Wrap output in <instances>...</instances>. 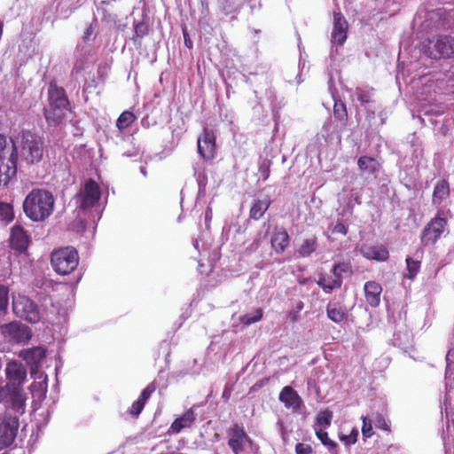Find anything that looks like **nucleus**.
Listing matches in <instances>:
<instances>
[{"instance_id": "obj_7", "label": "nucleus", "mask_w": 454, "mask_h": 454, "mask_svg": "<svg viewBox=\"0 0 454 454\" xmlns=\"http://www.w3.org/2000/svg\"><path fill=\"white\" fill-rule=\"evenodd\" d=\"M19 428L16 416L4 412L0 415V450L10 446L15 440Z\"/></svg>"}, {"instance_id": "obj_55", "label": "nucleus", "mask_w": 454, "mask_h": 454, "mask_svg": "<svg viewBox=\"0 0 454 454\" xmlns=\"http://www.w3.org/2000/svg\"><path fill=\"white\" fill-rule=\"evenodd\" d=\"M185 45L191 47V42L185 39Z\"/></svg>"}, {"instance_id": "obj_15", "label": "nucleus", "mask_w": 454, "mask_h": 454, "mask_svg": "<svg viewBox=\"0 0 454 454\" xmlns=\"http://www.w3.org/2000/svg\"><path fill=\"white\" fill-rule=\"evenodd\" d=\"M348 22L340 12L333 13V29L332 32V42L341 45L347 39Z\"/></svg>"}, {"instance_id": "obj_8", "label": "nucleus", "mask_w": 454, "mask_h": 454, "mask_svg": "<svg viewBox=\"0 0 454 454\" xmlns=\"http://www.w3.org/2000/svg\"><path fill=\"white\" fill-rule=\"evenodd\" d=\"M99 185L93 180H88L83 187L80 190L79 193L75 196V204L77 207L85 210L89 207H94L100 199Z\"/></svg>"}, {"instance_id": "obj_52", "label": "nucleus", "mask_w": 454, "mask_h": 454, "mask_svg": "<svg viewBox=\"0 0 454 454\" xmlns=\"http://www.w3.org/2000/svg\"><path fill=\"white\" fill-rule=\"evenodd\" d=\"M82 68H83L82 65V64H79L78 62H76V63L74 64V71H75V72H79V71H81Z\"/></svg>"}, {"instance_id": "obj_10", "label": "nucleus", "mask_w": 454, "mask_h": 454, "mask_svg": "<svg viewBox=\"0 0 454 454\" xmlns=\"http://www.w3.org/2000/svg\"><path fill=\"white\" fill-rule=\"evenodd\" d=\"M0 333L5 340L16 343L27 341L31 338L29 327L16 321L1 325Z\"/></svg>"}, {"instance_id": "obj_37", "label": "nucleus", "mask_w": 454, "mask_h": 454, "mask_svg": "<svg viewBox=\"0 0 454 454\" xmlns=\"http://www.w3.org/2000/svg\"><path fill=\"white\" fill-rule=\"evenodd\" d=\"M0 219L5 222H11L13 219V210L10 204L0 203Z\"/></svg>"}, {"instance_id": "obj_40", "label": "nucleus", "mask_w": 454, "mask_h": 454, "mask_svg": "<svg viewBox=\"0 0 454 454\" xmlns=\"http://www.w3.org/2000/svg\"><path fill=\"white\" fill-rule=\"evenodd\" d=\"M446 362H447V367L445 372V377L450 378L454 375V372L451 368V364H454V348H451L448 351L446 355Z\"/></svg>"}, {"instance_id": "obj_23", "label": "nucleus", "mask_w": 454, "mask_h": 454, "mask_svg": "<svg viewBox=\"0 0 454 454\" xmlns=\"http://www.w3.org/2000/svg\"><path fill=\"white\" fill-rule=\"evenodd\" d=\"M195 420V414L192 409L188 410L184 414L176 419L171 424L170 430L174 434H178L182 429L190 427Z\"/></svg>"}, {"instance_id": "obj_33", "label": "nucleus", "mask_w": 454, "mask_h": 454, "mask_svg": "<svg viewBox=\"0 0 454 454\" xmlns=\"http://www.w3.org/2000/svg\"><path fill=\"white\" fill-rule=\"evenodd\" d=\"M135 120L136 116L134 115L133 113L129 111H125L119 116L116 121V126L120 130H122L130 126Z\"/></svg>"}, {"instance_id": "obj_11", "label": "nucleus", "mask_w": 454, "mask_h": 454, "mask_svg": "<svg viewBox=\"0 0 454 454\" xmlns=\"http://www.w3.org/2000/svg\"><path fill=\"white\" fill-rule=\"evenodd\" d=\"M447 222L445 218L435 216L424 228L421 234V242L424 246L433 245L441 237L445 230Z\"/></svg>"}, {"instance_id": "obj_16", "label": "nucleus", "mask_w": 454, "mask_h": 454, "mask_svg": "<svg viewBox=\"0 0 454 454\" xmlns=\"http://www.w3.org/2000/svg\"><path fill=\"white\" fill-rule=\"evenodd\" d=\"M30 239L20 225H14L11 231L10 242L13 249L24 252L29 244Z\"/></svg>"}, {"instance_id": "obj_4", "label": "nucleus", "mask_w": 454, "mask_h": 454, "mask_svg": "<svg viewBox=\"0 0 454 454\" xmlns=\"http://www.w3.org/2000/svg\"><path fill=\"white\" fill-rule=\"evenodd\" d=\"M51 265L59 275H67L74 271L79 262L75 248L67 247L54 251L51 254Z\"/></svg>"}, {"instance_id": "obj_17", "label": "nucleus", "mask_w": 454, "mask_h": 454, "mask_svg": "<svg viewBox=\"0 0 454 454\" xmlns=\"http://www.w3.org/2000/svg\"><path fill=\"white\" fill-rule=\"evenodd\" d=\"M279 400L285 404L286 408L296 411L300 409L302 400L293 387L286 386L279 394Z\"/></svg>"}, {"instance_id": "obj_18", "label": "nucleus", "mask_w": 454, "mask_h": 454, "mask_svg": "<svg viewBox=\"0 0 454 454\" xmlns=\"http://www.w3.org/2000/svg\"><path fill=\"white\" fill-rule=\"evenodd\" d=\"M7 396H10L12 408L16 412L23 413L26 405L27 395L22 387H7Z\"/></svg>"}, {"instance_id": "obj_48", "label": "nucleus", "mask_w": 454, "mask_h": 454, "mask_svg": "<svg viewBox=\"0 0 454 454\" xmlns=\"http://www.w3.org/2000/svg\"><path fill=\"white\" fill-rule=\"evenodd\" d=\"M259 172L261 173L263 181L267 180L270 176V166L269 164L262 163L259 168Z\"/></svg>"}, {"instance_id": "obj_27", "label": "nucleus", "mask_w": 454, "mask_h": 454, "mask_svg": "<svg viewBox=\"0 0 454 454\" xmlns=\"http://www.w3.org/2000/svg\"><path fill=\"white\" fill-rule=\"evenodd\" d=\"M450 195V187L449 184L442 180L437 183L434 186L433 192V203L434 205H440L442 202L446 200Z\"/></svg>"}, {"instance_id": "obj_54", "label": "nucleus", "mask_w": 454, "mask_h": 454, "mask_svg": "<svg viewBox=\"0 0 454 454\" xmlns=\"http://www.w3.org/2000/svg\"><path fill=\"white\" fill-rule=\"evenodd\" d=\"M223 397H225L226 399H228L229 394H227L226 390H224V392L223 394Z\"/></svg>"}, {"instance_id": "obj_22", "label": "nucleus", "mask_w": 454, "mask_h": 454, "mask_svg": "<svg viewBox=\"0 0 454 454\" xmlns=\"http://www.w3.org/2000/svg\"><path fill=\"white\" fill-rule=\"evenodd\" d=\"M155 391V386L149 384L141 393L137 400H136L130 408V414L132 416H138L143 411L146 401L150 398L151 395Z\"/></svg>"}, {"instance_id": "obj_31", "label": "nucleus", "mask_w": 454, "mask_h": 454, "mask_svg": "<svg viewBox=\"0 0 454 454\" xmlns=\"http://www.w3.org/2000/svg\"><path fill=\"white\" fill-rule=\"evenodd\" d=\"M333 412L329 410L321 411L317 415L316 427L325 430L331 426Z\"/></svg>"}, {"instance_id": "obj_49", "label": "nucleus", "mask_w": 454, "mask_h": 454, "mask_svg": "<svg viewBox=\"0 0 454 454\" xmlns=\"http://www.w3.org/2000/svg\"><path fill=\"white\" fill-rule=\"evenodd\" d=\"M93 33H94V29H93V27H92L91 26H89V27L85 29V31H84V35H83V36H82L83 41H84V42H88V41H90V38H91V36H92V35H93Z\"/></svg>"}, {"instance_id": "obj_9", "label": "nucleus", "mask_w": 454, "mask_h": 454, "mask_svg": "<svg viewBox=\"0 0 454 454\" xmlns=\"http://www.w3.org/2000/svg\"><path fill=\"white\" fill-rule=\"evenodd\" d=\"M228 445L234 454H241L252 444V440L244 428L238 424L232 425L227 430Z\"/></svg>"}, {"instance_id": "obj_50", "label": "nucleus", "mask_w": 454, "mask_h": 454, "mask_svg": "<svg viewBox=\"0 0 454 454\" xmlns=\"http://www.w3.org/2000/svg\"><path fill=\"white\" fill-rule=\"evenodd\" d=\"M6 385H2V380L0 379V403H2L7 397Z\"/></svg>"}, {"instance_id": "obj_42", "label": "nucleus", "mask_w": 454, "mask_h": 454, "mask_svg": "<svg viewBox=\"0 0 454 454\" xmlns=\"http://www.w3.org/2000/svg\"><path fill=\"white\" fill-rule=\"evenodd\" d=\"M8 305V290L0 286V310H5Z\"/></svg>"}, {"instance_id": "obj_43", "label": "nucleus", "mask_w": 454, "mask_h": 454, "mask_svg": "<svg viewBox=\"0 0 454 454\" xmlns=\"http://www.w3.org/2000/svg\"><path fill=\"white\" fill-rule=\"evenodd\" d=\"M148 34V26L144 22H139L135 26V35L137 37L143 38Z\"/></svg>"}, {"instance_id": "obj_13", "label": "nucleus", "mask_w": 454, "mask_h": 454, "mask_svg": "<svg viewBox=\"0 0 454 454\" xmlns=\"http://www.w3.org/2000/svg\"><path fill=\"white\" fill-rule=\"evenodd\" d=\"M5 376L8 380L6 387H22L27 378L26 367L18 361H10L5 367Z\"/></svg>"}, {"instance_id": "obj_38", "label": "nucleus", "mask_w": 454, "mask_h": 454, "mask_svg": "<svg viewBox=\"0 0 454 454\" xmlns=\"http://www.w3.org/2000/svg\"><path fill=\"white\" fill-rule=\"evenodd\" d=\"M333 114L336 119L345 121L348 117L346 106L342 102H335L333 106Z\"/></svg>"}, {"instance_id": "obj_44", "label": "nucleus", "mask_w": 454, "mask_h": 454, "mask_svg": "<svg viewBox=\"0 0 454 454\" xmlns=\"http://www.w3.org/2000/svg\"><path fill=\"white\" fill-rule=\"evenodd\" d=\"M374 422L377 427L385 431L389 430V426L387 420L383 418V416L377 414Z\"/></svg>"}, {"instance_id": "obj_28", "label": "nucleus", "mask_w": 454, "mask_h": 454, "mask_svg": "<svg viewBox=\"0 0 454 454\" xmlns=\"http://www.w3.org/2000/svg\"><path fill=\"white\" fill-rule=\"evenodd\" d=\"M357 165L359 169L366 174H374L380 168V163L377 160L368 156H362L358 159Z\"/></svg>"}, {"instance_id": "obj_41", "label": "nucleus", "mask_w": 454, "mask_h": 454, "mask_svg": "<svg viewBox=\"0 0 454 454\" xmlns=\"http://www.w3.org/2000/svg\"><path fill=\"white\" fill-rule=\"evenodd\" d=\"M363 427H362V434L365 438H369L373 434L372 419L367 417H363Z\"/></svg>"}, {"instance_id": "obj_53", "label": "nucleus", "mask_w": 454, "mask_h": 454, "mask_svg": "<svg viewBox=\"0 0 454 454\" xmlns=\"http://www.w3.org/2000/svg\"><path fill=\"white\" fill-rule=\"evenodd\" d=\"M140 172L141 174L144 176H147V172H146V169H145V167H140Z\"/></svg>"}, {"instance_id": "obj_34", "label": "nucleus", "mask_w": 454, "mask_h": 454, "mask_svg": "<svg viewBox=\"0 0 454 454\" xmlns=\"http://www.w3.org/2000/svg\"><path fill=\"white\" fill-rule=\"evenodd\" d=\"M262 317V310L261 309H256L250 313H247L241 317V322L245 325H250L260 321Z\"/></svg>"}, {"instance_id": "obj_46", "label": "nucleus", "mask_w": 454, "mask_h": 454, "mask_svg": "<svg viewBox=\"0 0 454 454\" xmlns=\"http://www.w3.org/2000/svg\"><path fill=\"white\" fill-rule=\"evenodd\" d=\"M296 454H309L311 452V447L304 443H297L295 446Z\"/></svg>"}, {"instance_id": "obj_29", "label": "nucleus", "mask_w": 454, "mask_h": 454, "mask_svg": "<svg viewBox=\"0 0 454 454\" xmlns=\"http://www.w3.org/2000/svg\"><path fill=\"white\" fill-rule=\"evenodd\" d=\"M317 247V238L311 237L303 240L302 244L297 249V252L301 257H308L316 251Z\"/></svg>"}, {"instance_id": "obj_45", "label": "nucleus", "mask_w": 454, "mask_h": 454, "mask_svg": "<svg viewBox=\"0 0 454 454\" xmlns=\"http://www.w3.org/2000/svg\"><path fill=\"white\" fill-rule=\"evenodd\" d=\"M221 10L225 14H230L234 12V7L231 2V0H223L221 3Z\"/></svg>"}, {"instance_id": "obj_2", "label": "nucleus", "mask_w": 454, "mask_h": 454, "mask_svg": "<svg viewBox=\"0 0 454 454\" xmlns=\"http://www.w3.org/2000/svg\"><path fill=\"white\" fill-rule=\"evenodd\" d=\"M55 200L45 189H33L25 198L23 211L34 222L46 220L53 212Z\"/></svg>"}, {"instance_id": "obj_32", "label": "nucleus", "mask_w": 454, "mask_h": 454, "mask_svg": "<svg viewBox=\"0 0 454 454\" xmlns=\"http://www.w3.org/2000/svg\"><path fill=\"white\" fill-rule=\"evenodd\" d=\"M334 278L342 279L343 277H348L352 274V268L349 262H339L334 264L333 269Z\"/></svg>"}, {"instance_id": "obj_24", "label": "nucleus", "mask_w": 454, "mask_h": 454, "mask_svg": "<svg viewBox=\"0 0 454 454\" xmlns=\"http://www.w3.org/2000/svg\"><path fill=\"white\" fill-rule=\"evenodd\" d=\"M270 200L268 197L254 200L249 211V217L254 220H259L270 206Z\"/></svg>"}, {"instance_id": "obj_35", "label": "nucleus", "mask_w": 454, "mask_h": 454, "mask_svg": "<svg viewBox=\"0 0 454 454\" xmlns=\"http://www.w3.org/2000/svg\"><path fill=\"white\" fill-rule=\"evenodd\" d=\"M406 264H407V271H408L407 277L410 279L415 278V277L417 276V274L419 271L420 262L418 260H414L411 257H407Z\"/></svg>"}, {"instance_id": "obj_25", "label": "nucleus", "mask_w": 454, "mask_h": 454, "mask_svg": "<svg viewBox=\"0 0 454 454\" xmlns=\"http://www.w3.org/2000/svg\"><path fill=\"white\" fill-rule=\"evenodd\" d=\"M290 238L286 231H276L270 239L271 247L277 254H282L289 246Z\"/></svg>"}, {"instance_id": "obj_21", "label": "nucleus", "mask_w": 454, "mask_h": 454, "mask_svg": "<svg viewBox=\"0 0 454 454\" xmlns=\"http://www.w3.org/2000/svg\"><path fill=\"white\" fill-rule=\"evenodd\" d=\"M327 317L334 323H341L348 317L347 308L338 301H330L326 307Z\"/></svg>"}, {"instance_id": "obj_3", "label": "nucleus", "mask_w": 454, "mask_h": 454, "mask_svg": "<svg viewBox=\"0 0 454 454\" xmlns=\"http://www.w3.org/2000/svg\"><path fill=\"white\" fill-rule=\"evenodd\" d=\"M48 94L50 106L45 110L44 115L50 124L57 125L63 120L69 102L65 90L52 83L50 84Z\"/></svg>"}, {"instance_id": "obj_5", "label": "nucleus", "mask_w": 454, "mask_h": 454, "mask_svg": "<svg viewBox=\"0 0 454 454\" xmlns=\"http://www.w3.org/2000/svg\"><path fill=\"white\" fill-rule=\"evenodd\" d=\"M425 52L431 59L450 58L454 55V39L447 35H440L428 41Z\"/></svg>"}, {"instance_id": "obj_51", "label": "nucleus", "mask_w": 454, "mask_h": 454, "mask_svg": "<svg viewBox=\"0 0 454 454\" xmlns=\"http://www.w3.org/2000/svg\"><path fill=\"white\" fill-rule=\"evenodd\" d=\"M212 219V209L210 207H207L205 213V221L206 223L210 222Z\"/></svg>"}, {"instance_id": "obj_47", "label": "nucleus", "mask_w": 454, "mask_h": 454, "mask_svg": "<svg viewBox=\"0 0 454 454\" xmlns=\"http://www.w3.org/2000/svg\"><path fill=\"white\" fill-rule=\"evenodd\" d=\"M332 232L333 234H342V235H346L347 232H348V228L342 223H336L333 230H332Z\"/></svg>"}, {"instance_id": "obj_6", "label": "nucleus", "mask_w": 454, "mask_h": 454, "mask_svg": "<svg viewBox=\"0 0 454 454\" xmlns=\"http://www.w3.org/2000/svg\"><path fill=\"white\" fill-rule=\"evenodd\" d=\"M12 310L15 315L29 323H36L40 319L37 305L23 295L13 297Z\"/></svg>"}, {"instance_id": "obj_26", "label": "nucleus", "mask_w": 454, "mask_h": 454, "mask_svg": "<svg viewBox=\"0 0 454 454\" xmlns=\"http://www.w3.org/2000/svg\"><path fill=\"white\" fill-rule=\"evenodd\" d=\"M317 284L324 290L325 293L330 294L334 289L340 288L341 286L342 280L320 274L318 276V279L317 280Z\"/></svg>"}, {"instance_id": "obj_20", "label": "nucleus", "mask_w": 454, "mask_h": 454, "mask_svg": "<svg viewBox=\"0 0 454 454\" xmlns=\"http://www.w3.org/2000/svg\"><path fill=\"white\" fill-rule=\"evenodd\" d=\"M382 287L375 281L366 282L364 285V294L367 303L375 308L380 304Z\"/></svg>"}, {"instance_id": "obj_36", "label": "nucleus", "mask_w": 454, "mask_h": 454, "mask_svg": "<svg viewBox=\"0 0 454 454\" xmlns=\"http://www.w3.org/2000/svg\"><path fill=\"white\" fill-rule=\"evenodd\" d=\"M351 97L353 100L356 99L357 101L365 104L371 100V91L362 88H356Z\"/></svg>"}, {"instance_id": "obj_12", "label": "nucleus", "mask_w": 454, "mask_h": 454, "mask_svg": "<svg viewBox=\"0 0 454 454\" xmlns=\"http://www.w3.org/2000/svg\"><path fill=\"white\" fill-rule=\"evenodd\" d=\"M198 153L206 160H210L215 155V136L207 128L203 129L202 134L197 140Z\"/></svg>"}, {"instance_id": "obj_30", "label": "nucleus", "mask_w": 454, "mask_h": 454, "mask_svg": "<svg viewBox=\"0 0 454 454\" xmlns=\"http://www.w3.org/2000/svg\"><path fill=\"white\" fill-rule=\"evenodd\" d=\"M317 437L320 440L322 444L325 446L331 454H336L337 443L328 437V434L324 428H315Z\"/></svg>"}, {"instance_id": "obj_14", "label": "nucleus", "mask_w": 454, "mask_h": 454, "mask_svg": "<svg viewBox=\"0 0 454 454\" xmlns=\"http://www.w3.org/2000/svg\"><path fill=\"white\" fill-rule=\"evenodd\" d=\"M46 351L42 347L23 349L20 353V356L22 357L30 366V373L34 377H35L38 372V368L42 361L44 359Z\"/></svg>"}, {"instance_id": "obj_19", "label": "nucleus", "mask_w": 454, "mask_h": 454, "mask_svg": "<svg viewBox=\"0 0 454 454\" xmlns=\"http://www.w3.org/2000/svg\"><path fill=\"white\" fill-rule=\"evenodd\" d=\"M360 251L366 259L378 262H385L389 256L388 250L384 246H364Z\"/></svg>"}, {"instance_id": "obj_39", "label": "nucleus", "mask_w": 454, "mask_h": 454, "mask_svg": "<svg viewBox=\"0 0 454 454\" xmlns=\"http://www.w3.org/2000/svg\"><path fill=\"white\" fill-rule=\"evenodd\" d=\"M358 436L357 429L354 428L351 433L348 435H340V440L344 442L345 445L349 446L356 442Z\"/></svg>"}, {"instance_id": "obj_1", "label": "nucleus", "mask_w": 454, "mask_h": 454, "mask_svg": "<svg viewBox=\"0 0 454 454\" xmlns=\"http://www.w3.org/2000/svg\"><path fill=\"white\" fill-rule=\"evenodd\" d=\"M45 152L43 138L23 131L8 143L0 134V184H6L16 175L18 159L27 165L39 163Z\"/></svg>"}]
</instances>
